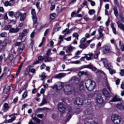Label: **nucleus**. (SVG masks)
<instances>
[{"label": "nucleus", "mask_w": 124, "mask_h": 124, "mask_svg": "<svg viewBox=\"0 0 124 124\" xmlns=\"http://www.w3.org/2000/svg\"><path fill=\"white\" fill-rule=\"evenodd\" d=\"M85 85H86L87 90L90 92L93 91L96 86L95 82L90 79L85 80Z\"/></svg>", "instance_id": "nucleus-1"}, {"label": "nucleus", "mask_w": 124, "mask_h": 124, "mask_svg": "<svg viewBox=\"0 0 124 124\" xmlns=\"http://www.w3.org/2000/svg\"><path fill=\"white\" fill-rule=\"evenodd\" d=\"M74 89L69 85H67L64 86L63 88V92L65 94L69 95L72 94V93H74Z\"/></svg>", "instance_id": "nucleus-2"}, {"label": "nucleus", "mask_w": 124, "mask_h": 124, "mask_svg": "<svg viewBox=\"0 0 124 124\" xmlns=\"http://www.w3.org/2000/svg\"><path fill=\"white\" fill-rule=\"evenodd\" d=\"M81 68L82 69H83V68H89V69H91L92 70H93V71L95 72V73H101V72H102L101 70L97 69L96 67L93 66V65L91 64L89 65L82 66L81 67Z\"/></svg>", "instance_id": "nucleus-3"}, {"label": "nucleus", "mask_w": 124, "mask_h": 124, "mask_svg": "<svg viewBox=\"0 0 124 124\" xmlns=\"http://www.w3.org/2000/svg\"><path fill=\"white\" fill-rule=\"evenodd\" d=\"M111 121L115 124H121V117L117 114H113L111 116Z\"/></svg>", "instance_id": "nucleus-4"}, {"label": "nucleus", "mask_w": 124, "mask_h": 124, "mask_svg": "<svg viewBox=\"0 0 124 124\" xmlns=\"http://www.w3.org/2000/svg\"><path fill=\"white\" fill-rule=\"evenodd\" d=\"M16 46H20L18 48V51L19 53V54H21L22 52L24 50V49H25V45L24 44H21V42H17L15 44Z\"/></svg>", "instance_id": "nucleus-5"}, {"label": "nucleus", "mask_w": 124, "mask_h": 124, "mask_svg": "<svg viewBox=\"0 0 124 124\" xmlns=\"http://www.w3.org/2000/svg\"><path fill=\"white\" fill-rule=\"evenodd\" d=\"M20 17V20L22 21H24V20H25V19L26 18V17L27 16V15L26 14V13L24 14H22L20 12H17L16 13V14L15 15V16L16 17Z\"/></svg>", "instance_id": "nucleus-6"}, {"label": "nucleus", "mask_w": 124, "mask_h": 124, "mask_svg": "<svg viewBox=\"0 0 124 124\" xmlns=\"http://www.w3.org/2000/svg\"><path fill=\"white\" fill-rule=\"evenodd\" d=\"M58 109L60 112L62 114H63V113H65L66 111V108H65L64 105H63L62 103H60L58 105Z\"/></svg>", "instance_id": "nucleus-7"}, {"label": "nucleus", "mask_w": 124, "mask_h": 124, "mask_svg": "<svg viewBox=\"0 0 124 124\" xmlns=\"http://www.w3.org/2000/svg\"><path fill=\"white\" fill-rule=\"evenodd\" d=\"M96 101L98 104H99V105H102V104H103L104 101H103V98H102L101 94L97 95L96 97Z\"/></svg>", "instance_id": "nucleus-8"}, {"label": "nucleus", "mask_w": 124, "mask_h": 124, "mask_svg": "<svg viewBox=\"0 0 124 124\" xmlns=\"http://www.w3.org/2000/svg\"><path fill=\"white\" fill-rule=\"evenodd\" d=\"M86 89H87V86L86 85V81H82L79 84V90L81 92H83V91H85V90H86Z\"/></svg>", "instance_id": "nucleus-9"}, {"label": "nucleus", "mask_w": 124, "mask_h": 124, "mask_svg": "<svg viewBox=\"0 0 124 124\" xmlns=\"http://www.w3.org/2000/svg\"><path fill=\"white\" fill-rule=\"evenodd\" d=\"M84 102V99L81 98L77 97L74 101L75 104L77 105H82Z\"/></svg>", "instance_id": "nucleus-10"}, {"label": "nucleus", "mask_w": 124, "mask_h": 124, "mask_svg": "<svg viewBox=\"0 0 124 124\" xmlns=\"http://www.w3.org/2000/svg\"><path fill=\"white\" fill-rule=\"evenodd\" d=\"M101 61L104 63V66L107 69H110V67H109V65H108V60H107V59L102 58Z\"/></svg>", "instance_id": "nucleus-11"}, {"label": "nucleus", "mask_w": 124, "mask_h": 124, "mask_svg": "<svg viewBox=\"0 0 124 124\" xmlns=\"http://www.w3.org/2000/svg\"><path fill=\"white\" fill-rule=\"evenodd\" d=\"M65 76H66V74L65 73H59V74L56 75L54 76V78H55V79H61L63 78V77H65Z\"/></svg>", "instance_id": "nucleus-12"}, {"label": "nucleus", "mask_w": 124, "mask_h": 124, "mask_svg": "<svg viewBox=\"0 0 124 124\" xmlns=\"http://www.w3.org/2000/svg\"><path fill=\"white\" fill-rule=\"evenodd\" d=\"M10 117H11V119L6 120V124H8V123H13V122L16 120V116H15V114L10 115Z\"/></svg>", "instance_id": "nucleus-13"}, {"label": "nucleus", "mask_w": 124, "mask_h": 124, "mask_svg": "<svg viewBox=\"0 0 124 124\" xmlns=\"http://www.w3.org/2000/svg\"><path fill=\"white\" fill-rule=\"evenodd\" d=\"M20 31V28H12L10 29L9 32L11 33H17V32H19V31Z\"/></svg>", "instance_id": "nucleus-14"}, {"label": "nucleus", "mask_w": 124, "mask_h": 124, "mask_svg": "<svg viewBox=\"0 0 124 124\" xmlns=\"http://www.w3.org/2000/svg\"><path fill=\"white\" fill-rule=\"evenodd\" d=\"M7 45V43L6 42L4 41L2 42V44L0 46V53L1 52H3L5 48L6 47V46Z\"/></svg>", "instance_id": "nucleus-15"}, {"label": "nucleus", "mask_w": 124, "mask_h": 124, "mask_svg": "<svg viewBox=\"0 0 124 124\" xmlns=\"http://www.w3.org/2000/svg\"><path fill=\"white\" fill-rule=\"evenodd\" d=\"M118 101H122V98H120L118 95H115L109 102H117Z\"/></svg>", "instance_id": "nucleus-16"}, {"label": "nucleus", "mask_w": 124, "mask_h": 124, "mask_svg": "<svg viewBox=\"0 0 124 124\" xmlns=\"http://www.w3.org/2000/svg\"><path fill=\"white\" fill-rule=\"evenodd\" d=\"M116 107L117 109H119V110H124V104L123 103H118L116 105Z\"/></svg>", "instance_id": "nucleus-17"}, {"label": "nucleus", "mask_w": 124, "mask_h": 124, "mask_svg": "<svg viewBox=\"0 0 124 124\" xmlns=\"http://www.w3.org/2000/svg\"><path fill=\"white\" fill-rule=\"evenodd\" d=\"M27 33H29V30H24L22 33L19 35V37L21 39V40L24 38V36H26L25 35Z\"/></svg>", "instance_id": "nucleus-18"}, {"label": "nucleus", "mask_w": 124, "mask_h": 124, "mask_svg": "<svg viewBox=\"0 0 124 124\" xmlns=\"http://www.w3.org/2000/svg\"><path fill=\"white\" fill-rule=\"evenodd\" d=\"M103 52L104 54H108L110 52V46H105Z\"/></svg>", "instance_id": "nucleus-19"}, {"label": "nucleus", "mask_w": 124, "mask_h": 124, "mask_svg": "<svg viewBox=\"0 0 124 124\" xmlns=\"http://www.w3.org/2000/svg\"><path fill=\"white\" fill-rule=\"evenodd\" d=\"M103 93L105 97H110V93L106 88L103 89Z\"/></svg>", "instance_id": "nucleus-20"}, {"label": "nucleus", "mask_w": 124, "mask_h": 124, "mask_svg": "<svg viewBox=\"0 0 124 124\" xmlns=\"http://www.w3.org/2000/svg\"><path fill=\"white\" fill-rule=\"evenodd\" d=\"M9 108H10V107L8 105V104L5 103L3 104V112H7V111H8V110H9Z\"/></svg>", "instance_id": "nucleus-21"}, {"label": "nucleus", "mask_w": 124, "mask_h": 124, "mask_svg": "<svg viewBox=\"0 0 124 124\" xmlns=\"http://www.w3.org/2000/svg\"><path fill=\"white\" fill-rule=\"evenodd\" d=\"M74 49H75V47L70 45L69 47L67 48L66 52V53H71V52L73 51Z\"/></svg>", "instance_id": "nucleus-22"}, {"label": "nucleus", "mask_w": 124, "mask_h": 124, "mask_svg": "<svg viewBox=\"0 0 124 124\" xmlns=\"http://www.w3.org/2000/svg\"><path fill=\"white\" fill-rule=\"evenodd\" d=\"M33 66H28L27 69H26V71H27V72H30V71H31V73H35V69H31V67Z\"/></svg>", "instance_id": "nucleus-23"}, {"label": "nucleus", "mask_w": 124, "mask_h": 124, "mask_svg": "<svg viewBox=\"0 0 124 124\" xmlns=\"http://www.w3.org/2000/svg\"><path fill=\"white\" fill-rule=\"evenodd\" d=\"M78 75L79 77H81L82 75H86V76H88L89 75V72L87 71L79 72Z\"/></svg>", "instance_id": "nucleus-24"}, {"label": "nucleus", "mask_w": 124, "mask_h": 124, "mask_svg": "<svg viewBox=\"0 0 124 124\" xmlns=\"http://www.w3.org/2000/svg\"><path fill=\"white\" fill-rule=\"evenodd\" d=\"M117 24L118 25V26L121 30L124 31V24L121 23L120 21H118L117 22Z\"/></svg>", "instance_id": "nucleus-25"}, {"label": "nucleus", "mask_w": 124, "mask_h": 124, "mask_svg": "<svg viewBox=\"0 0 124 124\" xmlns=\"http://www.w3.org/2000/svg\"><path fill=\"white\" fill-rule=\"evenodd\" d=\"M23 64H24V62H22V63L19 65L18 70L16 73V76H18L19 75V73H20V72H21V69H22V67Z\"/></svg>", "instance_id": "nucleus-26"}, {"label": "nucleus", "mask_w": 124, "mask_h": 124, "mask_svg": "<svg viewBox=\"0 0 124 124\" xmlns=\"http://www.w3.org/2000/svg\"><path fill=\"white\" fill-rule=\"evenodd\" d=\"M52 59L50 56H46L44 59L45 62H52Z\"/></svg>", "instance_id": "nucleus-27"}, {"label": "nucleus", "mask_w": 124, "mask_h": 124, "mask_svg": "<svg viewBox=\"0 0 124 124\" xmlns=\"http://www.w3.org/2000/svg\"><path fill=\"white\" fill-rule=\"evenodd\" d=\"M64 85V84H63V83H62V82H59L57 84L58 90H62V87H63Z\"/></svg>", "instance_id": "nucleus-28"}, {"label": "nucleus", "mask_w": 124, "mask_h": 124, "mask_svg": "<svg viewBox=\"0 0 124 124\" xmlns=\"http://www.w3.org/2000/svg\"><path fill=\"white\" fill-rule=\"evenodd\" d=\"M46 104H47V100H46L45 97H44L41 103L40 104L39 106H43V105H46Z\"/></svg>", "instance_id": "nucleus-29"}, {"label": "nucleus", "mask_w": 124, "mask_h": 124, "mask_svg": "<svg viewBox=\"0 0 124 124\" xmlns=\"http://www.w3.org/2000/svg\"><path fill=\"white\" fill-rule=\"evenodd\" d=\"M111 28L112 29V31L114 34H117V29L114 27V24L111 23L110 25Z\"/></svg>", "instance_id": "nucleus-30"}, {"label": "nucleus", "mask_w": 124, "mask_h": 124, "mask_svg": "<svg viewBox=\"0 0 124 124\" xmlns=\"http://www.w3.org/2000/svg\"><path fill=\"white\" fill-rule=\"evenodd\" d=\"M10 90V86H6L3 90L4 93H8V92H9Z\"/></svg>", "instance_id": "nucleus-31"}, {"label": "nucleus", "mask_w": 124, "mask_h": 124, "mask_svg": "<svg viewBox=\"0 0 124 124\" xmlns=\"http://www.w3.org/2000/svg\"><path fill=\"white\" fill-rule=\"evenodd\" d=\"M43 28V26L41 24H38L36 26V29L37 31H40Z\"/></svg>", "instance_id": "nucleus-32"}, {"label": "nucleus", "mask_w": 124, "mask_h": 124, "mask_svg": "<svg viewBox=\"0 0 124 124\" xmlns=\"http://www.w3.org/2000/svg\"><path fill=\"white\" fill-rule=\"evenodd\" d=\"M78 80V78L76 77H73L69 81L70 83H75L76 81Z\"/></svg>", "instance_id": "nucleus-33"}, {"label": "nucleus", "mask_w": 124, "mask_h": 124, "mask_svg": "<svg viewBox=\"0 0 124 124\" xmlns=\"http://www.w3.org/2000/svg\"><path fill=\"white\" fill-rule=\"evenodd\" d=\"M11 28H12V25H5L4 27V30L5 31H8V30H10Z\"/></svg>", "instance_id": "nucleus-34"}, {"label": "nucleus", "mask_w": 124, "mask_h": 124, "mask_svg": "<svg viewBox=\"0 0 124 124\" xmlns=\"http://www.w3.org/2000/svg\"><path fill=\"white\" fill-rule=\"evenodd\" d=\"M4 6H12V3H11V2H10V1H6L4 2Z\"/></svg>", "instance_id": "nucleus-35"}, {"label": "nucleus", "mask_w": 124, "mask_h": 124, "mask_svg": "<svg viewBox=\"0 0 124 124\" xmlns=\"http://www.w3.org/2000/svg\"><path fill=\"white\" fill-rule=\"evenodd\" d=\"M32 120L33 121H34V122H36V123H37V124H40L41 120L40 119H38L37 117H32Z\"/></svg>", "instance_id": "nucleus-36"}, {"label": "nucleus", "mask_w": 124, "mask_h": 124, "mask_svg": "<svg viewBox=\"0 0 124 124\" xmlns=\"http://www.w3.org/2000/svg\"><path fill=\"white\" fill-rule=\"evenodd\" d=\"M114 10V14L116 17H118L119 16V13H118V9L116 7H114L113 8Z\"/></svg>", "instance_id": "nucleus-37"}, {"label": "nucleus", "mask_w": 124, "mask_h": 124, "mask_svg": "<svg viewBox=\"0 0 124 124\" xmlns=\"http://www.w3.org/2000/svg\"><path fill=\"white\" fill-rule=\"evenodd\" d=\"M46 73L44 72L41 74V76H40V78H42L41 79L42 81H43L45 79V78L47 77V76H46Z\"/></svg>", "instance_id": "nucleus-38"}, {"label": "nucleus", "mask_w": 124, "mask_h": 124, "mask_svg": "<svg viewBox=\"0 0 124 124\" xmlns=\"http://www.w3.org/2000/svg\"><path fill=\"white\" fill-rule=\"evenodd\" d=\"M79 48H80V49H82V50H84V49H86L87 48V46L84 44H80L79 46Z\"/></svg>", "instance_id": "nucleus-39"}, {"label": "nucleus", "mask_w": 124, "mask_h": 124, "mask_svg": "<svg viewBox=\"0 0 124 124\" xmlns=\"http://www.w3.org/2000/svg\"><path fill=\"white\" fill-rule=\"evenodd\" d=\"M72 116V111L71 110H69L67 114V116L68 117V119H71Z\"/></svg>", "instance_id": "nucleus-40"}, {"label": "nucleus", "mask_w": 124, "mask_h": 124, "mask_svg": "<svg viewBox=\"0 0 124 124\" xmlns=\"http://www.w3.org/2000/svg\"><path fill=\"white\" fill-rule=\"evenodd\" d=\"M38 60L40 62H42L43 61H44V57L41 55L38 56Z\"/></svg>", "instance_id": "nucleus-41"}, {"label": "nucleus", "mask_w": 124, "mask_h": 124, "mask_svg": "<svg viewBox=\"0 0 124 124\" xmlns=\"http://www.w3.org/2000/svg\"><path fill=\"white\" fill-rule=\"evenodd\" d=\"M31 15L32 17H34L36 16V13L35 12V10L34 9H31Z\"/></svg>", "instance_id": "nucleus-42"}, {"label": "nucleus", "mask_w": 124, "mask_h": 124, "mask_svg": "<svg viewBox=\"0 0 124 124\" xmlns=\"http://www.w3.org/2000/svg\"><path fill=\"white\" fill-rule=\"evenodd\" d=\"M84 57H82L80 58V61L81 60H83V59H86L87 61H90V58L88 57V56H89V55L84 54Z\"/></svg>", "instance_id": "nucleus-43"}, {"label": "nucleus", "mask_w": 124, "mask_h": 124, "mask_svg": "<svg viewBox=\"0 0 124 124\" xmlns=\"http://www.w3.org/2000/svg\"><path fill=\"white\" fill-rule=\"evenodd\" d=\"M1 37H6L7 36V33L6 32H3L0 34Z\"/></svg>", "instance_id": "nucleus-44"}, {"label": "nucleus", "mask_w": 124, "mask_h": 124, "mask_svg": "<svg viewBox=\"0 0 124 124\" xmlns=\"http://www.w3.org/2000/svg\"><path fill=\"white\" fill-rule=\"evenodd\" d=\"M8 59L9 61L12 62V61H13V59H14V56H13V54H10L8 56Z\"/></svg>", "instance_id": "nucleus-45"}, {"label": "nucleus", "mask_w": 124, "mask_h": 124, "mask_svg": "<svg viewBox=\"0 0 124 124\" xmlns=\"http://www.w3.org/2000/svg\"><path fill=\"white\" fill-rule=\"evenodd\" d=\"M52 51V49L51 48H49L46 53V56H50V54H51V51Z\"/></svg>", "instance_id": "nucleus-46"}, {"label": "nucleus", "mask_w": 124, "mask_h": 124, "mask_svg": "<svg viewBox=\"0 0 124 124\" xmlns=\"http://www.w3.org/2000/svg\"><path fill=\"white\" fill-rule=\"evenodd\" d=\"M99 37L97 38L98 40H99V39H101V38H102V37L104 36V34H103V33H99Z\"/></svg>", "instance_id": "nucleus-47"}, {"label": "nucleus", "mask_w": 124, "mask_h": 124, "mask_svg": "<svg viewBox=\"0 0 124 124\" xmlns=\"http://www.w3.org/2000/svg\"><path fill=\"white\" fill-rule=\"evenodd\" d=\"M32 19L33 20V24H36V22L37 21V18H36V16H32Z\"/></svg>", "instance_id": "nucleus-48"}, {"label": "nucleus", "mask_w": 124, "mask_h": 124, "mask_svg": "<svg viewBox=\"0 0 124 124\" xmlns=\"http://www.w3.org/2000/svg\"><path fill=\"white\" fill-rule=\"evenodd\" d=\"M108 70H109V73L111 75H112L113 74H114V73H116V71L112 69H110V68H109V69H108Z\"/></svg>", "instance_id": "nucleus-49"}, {"label": "nucleus", "mask_w": 124, "mask_h": 124, "mask_svg": "<svg viewBox=\"0 0 124 124\" xmlns=\"http://www.w3.org/2000/svg\"><path fill=\"white\" fill-rule=\"evenodd\" d=\"M89 13L90 15H93V13H95V11L93 9L90 10L89 11Z\"/></svg>", "instance_id": "nucleus-50"}, {"label": "nucleus", "mask_w": 124, "mask_h": 124, "mask_svg": "<svg viewBox=\"0 0 124 124\" xmlns=\"http://www.w3.org/2000/svg\"><path fill=\"white\" fill-rule=\"evenodd\" d=\"M28 95V92L25 91L23 94L22 95L23 98H26Z\"/></svg>", "instance_id": "nucleus-51"}, {"label": "nucleus", "mask_w": 124, "mask_h": 124, "mask_svg": "<svg viewBox=\"0 0 124 124\" xmlns=\"http://www.w3.org/2000/svg\"><path fill=\"white\" fill-rule=\"evenodd\" d=\"M56 16V15L55 14H52L50 15V18L51 19V20H54L55 19V17Z\"/></svg>", "instance_id": "nucleus-52"}, {"label": "nucleus", "mask_w": 124, "mask_h": 124, "mask_svg": "<svg viewBox=\"0 0 124 124\" xmlns=\"http://www.w3.org/2000/svg\"><path fill=\"white\" fill-rule=\"evenodd\" d=\"M85 55H88L87 56L88 58H90V61H91L92 60V57H93V53H89V54H85Z\"/></svg>", "instance_id": "nucleus-53"}, {"label": "nucleus", "mask_w": 124, "mask_h": 124, "mask_svg": "<svg viewBox=\"0 0 124 124\" xmlns=\"http://www.w3.org/2000/svg\"><path fill=\"white\" fill-rule=\"evenodd\" d=\"M52 89H53L55 91H58L59 90V88L58 87V85H54L52 87Z\"/></svg>", "instance_id": "nucleus-54"}, {"label": "nucleus", "mask_w": 124, "mask_h": 124, "mask_svg": "<svg viewBox=\"0 0 124 124\" xmlns=\"http://www.w3.org/2000/svg\"><path fill=\"white\" fill-rule=\"evenodd\" d=\"M37 117L38 118H39V119H42V118H43V117H44V115L43 114H38V115H37Z\"/></svg>", "instance_id": "nucleus-55"}, {"label": "nucleus", "mask_w": 124, "mask_h": 124, "mask_svg": "<svg viewBox=\"0 0 124 124\" xmlns=\"http://www.w3.org/2000/svg\"><path fill=\"white\" fill-rule=\"evenodd\" d=\"M45 109H47V108H39L37 109V111L40 112V111H44Z\"/></svg>", "instance_id": "nucleus-56"}, {"label": "nucleus", "mask_w": 124, "mask_h": 124, "mask_svg": "<svg viewBox=\"0 0 124 124\" xmlns=\"http://www.w3.org/2000/svg\"><path fill=\"white\" fill-rule=\"evenodd\" d=\"M73 37H77L78 36H79V34L77 32H74L73 34Z\"/></svg>", "instance_id": "nucleus-57"}, {"label": "nucleus", "mask_w": 124, "mask_h": 124, "mask_svg": "<svg viewBox=\"0 0 124 124\" xmlns=\"http://www.w3.org/2000/svg\"><path fill=\"white\" fill-rule=\"evenodd\" d=\"M85 41H86V38H82L80 41V43H84Z\"/></svg>", "instance_id": "nucleus-58"}, {"label": "nucleus", "mask_w": 124, "mask_h": 124, "mask_svg": "<svg viewBox=\"0 0 124 124\" xmlns=\"http://www.w3.org/2000/svg\"><path fill=\"white\" fill-rule=\"evenodd\" d=\"M100 54V52H98L96 54L94 55V59H97L98 58V55Z\"/></svg>", "instance_id": "nucleus-59"}, {"label": "nucleus", "mask_w": 124, "mask_h": 124, "mask_svg": "<svg viewBox=\"0 0 124 124\" xmlns=\"http://www.w3.org/2000/svg\"><path fill=\"white\" fill-rule=\"evenodd\" d=\"M98 31L99 33H102V32H103V29H102V28H99L98 30Z\"/></svg>", "instance_id": "nucleus-60"}, {"label": "nucleus", "mask_w": 124, "mask_h": 124, "mask_svg": "<svg viewBox=\"0 0 124 124\" xmlns=\"http://www.w3.org/2000/svg\"><path fill=\"white\" fill-rule=\"evenodd\" d=\"M49 43H50V48H52V47L54 46V42L53 41H50L49 42Z\"/></svg>", "instance_id": "nucleus-61"}, {"label": "nucleus", "mask_w": 124, "mask_h": 124, "mask_svg": "<svg viewBox=\"0 0 124 124\" xmlns=\"http://www.w3.org/2000/svg\"><path fill=\"white\" fill-rule=\"evenodd\" d=\"M40 4V2H37L36 3V6L37 8L38 9H39V10L40 9V7H39Z\"/></svg>", "instance_id": "nucleus-62"}, {"label": "nucleus", "mask_w": 124, "mask_h": 124, "mask_svg": "<svg viewBox=\"0 0 124 124\" xmlns=\"http://www.w3.org/2000/svg\"><path fill=\"white\" fill-rule=\"evenodd\" d=\"M120 74L121 76H124V70H123V69L121 70Z\"/></svg>", "instance_id": "nucleus-63"}, {"label": "nucleus", "mask_w": 124, "mask_h": 124, "mask_svg": "<svg viewBox=\"0 0 124 124\" xmlns=\"http://www.w3.org/2000/svg\"><path fill=\"white\" fill-rule=\"evenodd\" d=\"M72 63H75V64H79L80 63L79 61H73L72 62Z\"/></svg>", "instance_id": "nucleus-64"}]
</instances>
